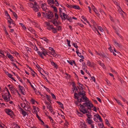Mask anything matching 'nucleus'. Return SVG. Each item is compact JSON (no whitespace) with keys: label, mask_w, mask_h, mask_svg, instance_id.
Instances as JSON below:
<instances>
[{"label":"nucleus","mask_w":128,"mask_h":128,"mask_svg":"<svg viewBox=\"0 0 128 128\" xmlns=\"http://www.w3.org/2000/svg\"><path fill=\"white\" fill-rule=\"evenodd\" d=\"M83 100H85L84 102H85L83 103L82 105L81 104H80L79 106L81 109L83 110L84 109L86 108L85 107L86 106L87 107L89 106V107H90V104H91L88 98L86 96H85L83 98Z\"/></svg>","instance_id":"f257e3e1"},{"label":"nucleus","mask_w":128,"mask_h":128,"mask_svg":"<svg viewBox=\"0 0 128 128\" xmlns=\"http://www.w3.org/2000/svg\"><path fill=\"white\" fill-rule=\"evenodd\" d=\"M86 92L84 90L82 91L81 92L80 91V92H78V94L79 96H80V97H81V98H80L78 100V101L79 102H83L85 100H83V98L85 97V96L86 94H85Z\"/></svg>","instance_id":"f03ea898"},{"label":"nucleus","mask_w":128,"mask_h":128,"mask_svg":"<svg viewBox=\"0 0 128 128\" xmlns=\"http://www.w3.org/2000/svg\"><path fill=\"white\" fill-rule=\"evenodd\" d=\"M90 107L88 108H84V109L82 110H80V112H82L84 114H85L86 113L89 112V111H88V110H91L92 107H94V106L91 103H90Z\"/></svg>","instance_id":"7ed1b4c3"},{"label":"nucleus","mask_w":128,"mask_h":128,"mask_svg":"<svg viewBox=\"0 0 128 128\" xmlns=\"http://www.w3.org/2000/svg\"><path fill=\"white\" fill-rule=\"evenodd\" d=\"M3 98L6 102H8L10 100V97L11 96H10L6 93L4 94H3L2 95Z\"/></svg>","instance_id":"20e7f679"},{"label":"nucleus","mask_w":128,"mask_h":128,"mask_svg":"<svg viewBox=\"0 0 128 128\" xmlns=\"http://www.w3.org/2000/svg\"><path fill=\"white\" fill-rule=\"evenodd\" d=\"M5 112L8 115L10 116L11 118L13 117V116L14 115L13 112L11 109H6L5 110Z\"/></svg>","instance_id":"39448f33"},{"label":"nucleus","mask_w":128,"mask_h":128,"mask_svg":"<svg viewBox=\"0 0 128 128\" xmlns=\"http://www.w3.org/2000/svg\"><path fill=\"white\" fill-rule=\"evenodd\" d=\"M47 16L48 18L50 19L52 18L54 16L53 13L50 10L48 12Z\"/></svg>","instance_id":"423d86ee"},{"label":"nucleus","mask_w":128,"mask_h":128,"mask_svg":"<svg viewBox=\"0 0 128 128\" xmlns=\"http://www.w3.org/2000/svg\"><path fill=\"white\" fill-rule=\"evenodd\" d=\"M80 122V126H81V128H86V125L84 120L82 122Z\"/></svg>","instance_id":"0eeeda50"},{"label":"nucleus","mask_w":128,"mask_h":128,"mask_svg":"<svg viewBox=\"0 0 128 128\" xmlns=\"http://www.w3.org/2000/svg\"><path fill=\"white\" fill-rule=\"evenodd\" d=\"M94 120H97L98 119H99V120H102L100 116L98 114H96L94 116Z\"/></svg>","instance_id":"6e6552de"},{"label":"nucleus","mask_w":128,"mask_h":128,"mask_svg":"<svg viewBox=\"0 0 128 128\" xmlns=\"http://www.w3.org/2000/svg\"><path fill=\"white\" fill-rule=\"evenodd\" d=\"M30 6H32V7L33 8V10L35 12H37L38 10V9L36 6H35L34 5H33V4L32 3L30 4Z\"/></svg>","instance_id":"1a4fd4ad"},{"label":"nucleus","mask_w":128,"mask_h":128,"mask_svg":"<svg viewBox=\"0 0 128 128\" xmlns=\"http://www.w3.org/2000/svg\"><path fill=\"white\" fill-rule=\"evenodd\" d=\"M46 4L45 3H44V4H42L41 7L43 10L45 12H47V11H46V10L48 9V8H47V7L46 5Z\"/></svg>","instance_id":"9d476101"},{"label":"nucleus","mask_w":128,"mask_h":128,"mask_svg":"<svg viewBox=\"0 0 128 128\" xmlns=\"http://www.w3.org/2000/svg\"><path fill=\"white\" fill-rule=\"evenodd\" d=\"M6 55L9 58L11 59V61L12 62L14 61V60L13 59H12L13 58V57L12 55L10 54V53L9 52H8V53L6 54Z\"/></svg>","instance_id":"9b49d317"},{"label":"nucleus","mask_w":128,"mask_h":128,"mask_svg":"<svg viewBox=\"0 0 128 128\" xmlns=\"http://www.w3.org/2000/svg\"><path fill=\"white\" fill-rule=\"evenodd\" d=\"M100 123H98V125L100 128H103V127H104V125L103 124V123L102 122V120H100Z\"/></svg>","instance_id":"f8f14e48"},{"label":"nucleus","mask_w":128,"mask_h":128,"mask_svg":"<svg viewBox=\"0 0 128 128\" xmlns=\"http://www.w3.org/2000/svg\"><path fill=\"white\" fill-rule=\"evenodd\" d=\"M62 16L64 18L63 19L64 20H65L66 19H68V16L67 14H66L64 13H62Z\"/></svg>","instance_id":"ddd939ff"},{"label":"nucleus","mask_w":128,"mask_h":128,"mask_svg":"<svg viewBox=\"0 0 128 128\" xmlns=\"http://www.w3.org/2000/svg\"><path fill=\"white\" fill-rule=\"evenodd\" d=\"M71 7H72V8H73L74 9H78L79 10L80 9V7L78 6L75 5H71L70 6Z\"/></svg>","instance_id":"4468645a"},{"label":"nucleus","mask_w":128,"mask_h":128,"mask_svg":"<svg viewBox=\"0 0 128 128\" xmlns=\"http://www.w3.org/2000/svg\"><path fill=\"white\" fill-rule=\"evenodd\" d=\"M47 107L48 109H49L50 111L52 113V114H54V112L53 111V110H52V107L51 106H49L48 107V106H47Z\"/></svg>","instance_id":"2eb2a0df"},{"label":"nucleus","mask_w":128,"mask_h":128,"mask_svg":"<svg viewBox=\"0 0 128 128\" xmlns=\"http://www.w3.org/2000/svg\"><path fill=\"white\" fill-rule=\"evenodd\" d=\"M74 98H77L78 100L80 98V96H79L78 94L76 92L74 93Z\"/></svg>","instance_id":"dca6fc26"},{"label":"nucleus","mask_w":128,"mask_h":128,"mask_svg":"<svg viewBox=\"0 0 128 128\" xmlns=\"http://www.w3.org/2000/svg\"><path fill=\"white\" fill-rule=\"evenodd\" d=\"M87 64L88 66H90L92 67L93 66L92 63H91L89 60H88L87 62Z\"/></svg>","instance_id":"f3484780"},{"label":"nucleus","mask_w":128,"mask_h":128,"mask_svg":"<svg viewBox=\"0 0 128 128\" xmlns=\"http://www.w3.org/2000/svg\"><path fill=\"white\" fill-rule=\"evenodd\" d=\"M56 102L58 103V105L60 106V107L62 108H64L63 104L61 102H59L58 101H57Z\"/></svg>","instance_id":"a211bd4d"},{"label":"nucleus","mask_w":128,"mask_h":128,"mask_svg":"<svg viewBox=\"0 0 128 128\" xmlns=\"http://www.w3.org/2000/svg\"><path fill=\"white\" fill-rule=\"evenodd\" d=\"M53 28V26L50 25L47 26V29L48 30L52 29Z\"/></svg>","instance_id":"6ab92c4d"},{"label":"nucleus","mask_w":128,"mask_h":128,"mask_svg":"<svg viewBox=\"0 0 128 128\" xmlns=\"http://www.w3.org/2000/svg\"><path fill=\"white\" fill-rule=\"evenodd\" d=\"M51 64L53 66H54L55 68H57L58 67L57 65L56 64L55 62H52V63Z\"/></svg>","instance_id":"aec40b11"},{"label":"nucleus","mask_w":128,"mask_h":128,"mask_svg":"<svg viewBox=\"0 0 128 128\" xmlns=\"http://www.w3.org/2000/svg\"><path fill=\"white\" fill-rule=\"evenodd\" d=\"M56 19H54L53 20V21L52 22L54 24L55 26H56L58 24L57 23V22L56 20Z\"/></svg>","instance_id":"412c9836"},{"label":"nucleus","mask_w":128,"mask_h":128,"mask_svg":"<svg viewBox=\"0 0 128 128\" xmlns=\"http://www.w3.org/2000/svg\"><path fill=\"white\" fill-rule=\"evenodd\" d=\"M98 28L101 32H104L103 29L101 26H98Z\"/></svg>","instance_id":"4be33fe9"},{"label":"nucleus","mask_w":128,"mask_h":128,"mask_svg":"<svg viewBox=\"0 0 128 128\" xmlns=\"http://www.w3.org/2000/svg\"><path fill=\"white\" fill-rule=\"evenodd\" d=\"M21 109L22 110V115L24 116H26V115L27 114V113L24 111L22 109Z\"/></svg>","instance_id":"5701e85b"},{"label":"nucleus","mask_w":128,"mask_h":128,"mask_svg":"<svg viewBox=\"0 0 128 128\" xmlns=\"http://www.w3.org/2000/svg\"><path fill=\"white\" fill-rule=\"evenodd\" d=\"M19 24L22 26V28L24 30H25L26 29V26L24 25L22 23H20Z\"/></svg>","instance_id":"b1692460"},{"label":"nucleus","mask_w":128,"mask_h":128,"mask_svg":"<svg viewBox=\"0 0 128 128\" xmlns=\"http://www.w3.org/2000/svg\"><path fill=\"white\" fill-rule=\"evenodd\" d=\"M46 97L47 99V100H48L50 102H51V100L50 99V96H49L47 95H46Z\"/></svg>","instance_id":"393cba45"},{"label":"nucleus","mask_w":128,"mask_h":128,"mask_svg":"<svg viewBox=\"0 0 128 128\" xmlns=\"http://www.w3.org/2000/svg\"><path fill=\"white\" fill-rule=\"evenodd\" d=\"M92 9L94 11L96 14H98V13L96 12L97 10H96L94 6L92 5Z\"/></svg>","instance_id":"a878e982"},{"label":"nucleus","mask_w":128,"mask_h":128,"mask_svg":"<svg viewBox=\"0 0 128 128\" xmlns=\"http://www.w3.org/2000/svg\"><path fill=\"white\" fill-rule=\"evenodd\" d=\"M48 3V4L50 3L54 4V2L53 0H48L47 1Z\"/></svg>","instance_id":"bb28decb"},{"label":"nucleus","mask_w":128,"mask_h":128,"mask_svg":"<svg viewBox=\"0 0 128 128\" xmlns=\"http://www.w3.org/2000/svg\"><path fill=\"white\" fill-rule=\"evenodd\" d=\"M114 42L119 47L121 48L122 47V46L120 44H118V43L115 40H114Z\"/></svg>","instance_id":"cd10ccee"},{"label":"nucleus","mask_w":128,"mask_h":128,"mask_svg":"<svg viewBox=\"0 0 128 128\" xmlns=\"http://www.w3.org/2000/svg\"><path fill=\"white\" fill-rule=\"evenodd\" d=\"M52 7L54 8V10L56 12H58L57 9L56 7L54 6L53 5H52Z\"/></svg>","instance_id":"c85d7f7f"},{"label":"nucleus","mask_w":128,"mask_h":128,"mask_svg":"<svg viewBox=\"0 0 128 128\" xmlns=\"http://www.w3.org/2000/svg\"><path fill=\"white\" fill-rule=\"evenodd\" d=\"M13 16L15 17V18H16L17 19L18 16H17V14H16V13L14 12H13Z\"/></svg>","instance_id":"c756f323"},{"label":"nucleus","mask_w":128,"mask_h":128,"mask_svg":"<svg viewBox=\"0 0 128 128\" xmlns=\"http://www.w3.org/2000/svg\"><path fill=\"white\" fill-rule=\"evenodd\" d=\"M32 33H34V32H35V31L34 30H33L31 28H30L28 29Z\"/></svg>","instance_id":"7c9ffc66"},{"label":"nucleus","mask_w":128,"mask_h":128,"mask_svg":"<svg viewBox=\"0 0 128 128\" xmlns=\"http://www.w3.org/2000/svg\"><path fill=\"white\" fill-rule=\"evenodd\" d=\"M41 38L44 40V41H46L47 42H48L49 40L47 39L45 37H43L42 38Z\"/></svg>","instance_id":"2f4dec72"},{"label":"nucleus","mask_w":128,"mask_h":128,"mask_svg":"<svg viewBox=\"0 0 128 128\" xmlns=\"http://www.w3.org/2000/svg\"><path fill=\"white\" fill-rule=\"evenodd\" d=\"M53 54L52 55L54 56L56 58L58 56L55 53V50H53Z\"/></svg>","instance_id":"473e14b6"},{"label":"nucleus","mask_w":128,"mask_h":128,"mask_svg":"<svg viewBox=\"0 0 128 128\" xmlns=\"http://www.w3.org/2000/svg\"><path fill=\"white\" fill-rule=\"evenodd\" d=\"M12 124H12H13V125L14 124V125H15V126H16V128H20V126H18L17 125V124H14V122H13V123H12V124Z\"/></svg>","instance_id":"72a5a7b5"},{"label":"nucleus","mask_w":128,"mask_h":128,"mask_svg":"<svg viewBox=\"0 0 128 128\" xmlns=\"http://www.w3.org/2000/svg\"><path fill=\"white\" fill-rule=\"evenodd\" d=\"M98 87L99 90L101 91V92H102L103 91H104V90L102 88H101L99 87L98 86Z\"/></svg>","instance_id":"f704fd0d"},{"label":"nucleus","mask_w":128,"mask_h":128,"mask_svg":"<svg viewBox=\"0 0 128 128\" xmlns=\"http://www.w3.org/2000/svg\"><path fill=\"white\" fill-rule=\"evenodd\" d=\"M27 80V81H28V82H29V84H30V85L32 87V88H34V86H33L32 84L30 82V81L29 80L27 79H26Z\"/></svg>","instance_id":"c9c22d12"},{"label":"nucleus","mask_w":128,"mask_h":128,"mask_svg":"<svg viewBox=\"0 0 128 128\" xmlns=\"http://www.w3.org/2000/svg\"><path fill=\"white\" fill-rule=\"evenodd\" d=\"M52 29V31L54 33H55L56 32V29L53 28Z\"/></svg>","instance_id":"e433bc0d"},{"label":"nucleus","mask_w":128,"mask_h":128,"mask_svg":"<svg viewBox=\"0 0 128 128\" xmlns=\"http://www.w3.org/2000/svg\"><path fill=\"white\" fill-rule=\"evenodd\" d=\"M5 14L7 16H8V17H10V15L8 14V12L7 11H6L5 12Z\"/></svg>","instance_id":"4c0bfd02"},{"label":"nucleus","mask_w":128,"mask_h":128,"mask_svg":"<svg viewBox=\"0 0 128 128\" xmlns=\"http://www.w3.org/2000/svg\"><path fill=\"white\" fill-rule=\"evenodd\" d=\"M87 116L88 117V119H87V120H89L88 119H90L91 118V117L92 116H91L90 115H88V114H86Z\"/></svg>","instance_id":"58836bf2"},{"label":"nucleus","mask_w":128,"mask_h":128,"mask_svg":"<svg viewBox=\"0 0 128 128\" xmlns=\"http://www.w3.org/2000/svg\"><path fill=\"white\" fill-rule=\"evenodd\" d=\"M83 85L82 84H80L79 85L80 87V90H83Z\"/></svg>","instance_id":"ea45409f"},{"label":"nucleus","mask_w":128,"mask_h":128,"mask_svg":"<svg viewBox=\"0 0 128 128\" xmlns=\"http://www.w3.org/2000/svg\"><path fill=\"white\" fill-rule=\"evenodd\" d=\"M73 44L74 46L76 48H78V46H77L76 44L75 43H73Z\"/></svg>","instance_id":"a19ab883"},{"label":"nucleus","mask_w":128,"mask_h":128,"mask_svg":"<svg viewBox=\"0 0 128 128\" xmlns=\"http://www.w3.org/2000/svg\"><path fill=\"white\" fill-rule=\"evenodd\" d=\"M8 76L10 78H11L12 79V78L13 77H12V75L9 73H8Z\"/></svg>","instance_id":"79ce46f5"},{"label":"nucleus","mask_w":128,"mask_h":128,"mask_svg":"<svg viewBox=\"0 0 128 128\" xmlns=\"http://www.w3.org/2000/svg\"><path fill=\"white\" fill-rule=\"evenodd\" d=\"M24 104V109L28 111V108H27V107L26 106V104Z\"/></svg>","instance_id":"37998d69"},{"label":"nucleus","mask_w":128,"mask_h":128,"mask_svg":"<svg viewBox=\"0 0 128 128\" xmlns=\"http://www.w3.org/2000/svg\"><path fill=\"white\" fill-rule=\"evenodd\" d=\"M64 125L66 126H68L69 125L68 122L66 121V120H65V122L64 123Z\"/></svg>","instance_id":"c03bdc74"},{"label":"nucleus","mask_w":128,"mask_h":128,"mask_svg":"<svg viewBox=\"0 0 128 128\" xmlns=\"http://www.w3.org/2000/svg\"><path fill=\"white\" fill-rule=\"evenodd\" d=\"M66 41H67V42H68L67 43H68V46H71V45H70V41H69V40H68V39H67Z\"/></svg>","instance_id":"a18cd8bd"},{"label":"nucleus","mask_w":128,"mask_h":128,"mask_svg":"<svg viewBox=\"0 0 128 128\" xmlns=\"http://www.w3.org/2000/svg\"><path fill=\"white\" fill-rule=\"evenodd\" d=\"M17 77L18 78V79L19 80L22 82V80L21 79L20 77H19L18 76H17Z\"/></svg>","instance_id":"49530a36"},{"label":"nucleus","mask_w":128,"mask_h":128,"mask_svg":"<svg viewBox=\"0 0 128 128\" xmlns=\"http://www.w3.org/2000/svg\"><path fill=\"white\" fill-rule=\"evenodd\" d=\"M58 30H61L62 28L60 26H57Z\"/></svg>","instance_id":"de8ad7c7"},{"label":"nucleus","mask_w":128,"mask_h":128,"mask_svg":"<svg viewBox=\"0 0 128 128\" xmlns=\"http://www.w3.org/2000/svg\"><path fill=\"white\" fill-rule=\"evenodd\" d=\"M51 95H52V98L54 99H55V100L56 99V96L54 94H52Z\"/></svg>","instance_id":"09e8293b"},{"label":"nucleus","mask_w":128,"mask_h":128,"mask_svg":"<svg viewBox=\"0 0 128 128\" xmlns=\"http://www.w3.org/2000/svg\"><path fill=\"white\" fill-rule=\"evenodd\" d=\"M55 17L56 18V19H58V14L56 13H55Z\"/></svg>","instance_id":"8fccbe9b"},{"label":"nucleus","mask_w":128,"mask_h":128,"mask_svg":"<svg viewBox=\"0 0 128 128\" xmlns=\"http://www.w3.org/2000/svg\"><path fill=\"white\" fill-rule=\"evenodd\" d=\"M46 116L47 118H48V119L50 120H53L52 118L49 116L46 115Z\"/></svg>","instance_id":"3c124183"},{"label":"nucleus","mask_w":128,"mask_h":128,"mask_svg":"<svg viewBox=\"0 0 128 128\" xmlns=\"http://www.w3.org/2000/svg\"><path fill=\"white\" fill-rule=\"evenodd\" d=\"M99 64L100 66H101L103 68L104 66V64L103 63L100 62L99 63Z\"/></svg>","instance_id":"603ef678"},{"label":"nucleus","mask_w":128,"mask_h":128,"mask_svg":"<svg viewBox=\"0 0 128 128\" xmlns=\"http://www.w3.org/2000/svg\"><path fill=\"white\" fill-rule=\"evenodd\" d=\"M100 12L102 14H106L105 12H104V11L102 10H100Z\"/></svg>","instance_id":"864d4df0"},{"label":"nucleus","mask_w":128,"mask_h":128,"mask_svg":"<svg viewBox=\"0 0 128 128\" xmlns=\"http://www.w3.org/2000/svg\"><path fill=\"white\" fill-rule=\"evenodd\" d=\"M6 88V91H7V92H8V94H8V95H9L10 96H11V95H10V93L9 92L8 89L7 88Z\"/></svg>","instance_id":"5fc2aeb1"},{"label":"nucleus","mask_w":128,"mask_h":128,"mask_svg":"<svg viewBox=\"0 0 128 128\" xmlns=\"http://www.w3.org/2000/svg\"><path fill=\"white\" fill-rule=\"evenodd\" d=\"M38 54L40 56H41L42 55V53H41V52L40 51H38Z\"/></svg>","instance_id":"6e6d98bb"},{"label":"nucleus","mask_w":128,"mask_h":128,"mask_svg":"<svg viewBox=\"0 0 128 128\" xmlns=\"http://www.w3.org/2000/svg\"><path fill=\"white\" fill-rule=\"evenodd\" d=\"M45 103H46V104L47 105V106H48V107L49 106H51L50 103L49 102H45Z\"/></svg>","instance_id":"4d7b16f0"},{"label":"nucleus","mask_w":128,"mask_h":128,"mask_svg":"<svg viewBox=\"0 0 128 128\" xmlns=\"http://www.w3.org/2000/svg\"><path fill=\"white\" fill-rule=\"evenodd\" d=\"M113 2L117 6H118L119 7H120V6H118V4L117 2L116 1H113Z\"/></svg>","instance_id":"13d9d810"},{"label":"nucleus","mask_w":128,"mask_h":128,"mask_svg":"<svg viewBox=\"0 0 128 128\" xmlns=\"http://www.w3.org/2000/svg\"><path fill=\"white\" fill-rule=\"evenodd\" d=\"M35 92L36 94H38V93L39 94H41L40 92L39 91L37 90L35 91Z\"/></svg>","instance_id":"bf43d9fd"},{"label":"nucleus","mask_w":128,"mask_h":128,"mask_svg":"<svg viewBox=\"0 0 128 128\" xmlns=\"http://www.w3.org/2000/svg\"><path fill=\"white\" fill-rule=\"evenodd\" d=\"M72 86L74 88L75 87H76V86H75V84L74 82H72Z\"/></svg>","instance_id":"052dcab7"},{"label":"nucleus","mask_w":128,"mask_h":128,"mask_svg":"<svg viewBox=\"0 0 128 128\" xmlns=\"http://www.w3.org/2000/svg\"><path fill=\"white\" fill-rule=\"evenodd\" d=\"M71 5H68V4H67L66 5V6L68 8H70V9H71V8H72V7H71V6H71Z\"/></svg>","instance_id":"680f3d73"},{"label":"nucleus","mask_w":128,"mask_h":128,"mask_svg":"<svg viewBox=\"0 0 128 128\" xmlns=\"http://www.w3.org/2000/svg\"><path fill=\"white\" fill-rule=\"evenodd\" d=\"M97 52V54H98L99 56H102L103 57H106L105 56H103L102 54H100L99 53H98L97 52Z\"/></svg>","instance_id":"e2e57ef3"},{"label":"nucleus","mask_w":128,"mask_h":128,"mask_svg":"<svg viewBox=\"0 0 128 128\" xmlns=\"http://www.w3.org/2000/svg\"><path fill=\"white\" fill-rule=\"evenodd\" d=\"M30 101L32 103V104H34V103L35 100H33V99H32L30 100Z\"/></svg>","instance_id":"0e129e2a"},{"label":"nucleus","mask_w":128,"mask_h":128,"mask_svg":"<svg viewBox=\"0 0 128 128\" xmlns=\"http://www.w3.org/2000/svg\"><path fill=\"white\" fill-rule=\"evenodd\" d=\"M82 18L85 21H87V19L84 16H82Z\"/></svg>","instance_id":"69168bd1"},{"label":"nucleus","mask_w":128,"mask_h":128,"mask_svg":"<svg viewBox=\"0 0 128 128\" xmlns=\"http://www.w3.org/2000/svg\"><path fill=\"white\" fill-rule=\"evenodd\" d=\"M27 108L28 110V111H30V110H31V108L30 106H27Z\"/></svg>","instance_id":"338daca9"},{"label":"nucleus","mask_w":128,"mask_h":128,"mask_svg":"<svg viewBox=\"0 0 128 128\" xmlns=\"http://www.w3.org/2000/svg\"><path fill=\"white\" fill-rule=\"evenodd\" d=\"M78 56L80 57L82 59H84V58L83 56L81 55V54H80Z\"/></svg>","instance_id":"774afa93"}]
</instances>
